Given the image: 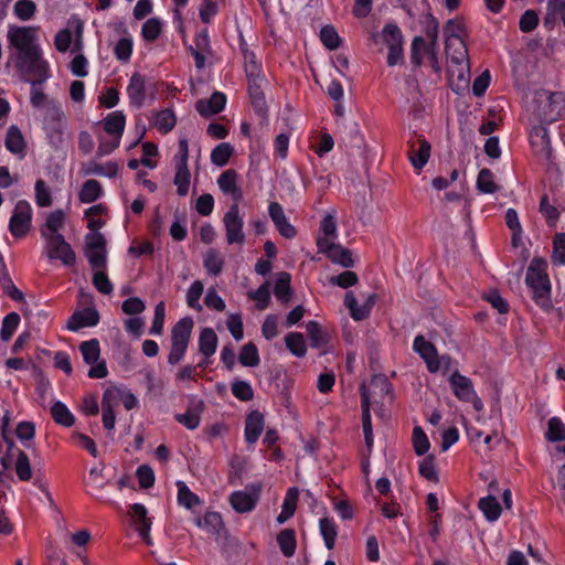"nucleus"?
Masks as SVG:
<instances>
[{"instance_id": "nucleus-59", "label": "nucleus", "mask_w": 565, "mask_h": 565, "mask_svg": "<svg viewBox=\"0 0 565 565\" xmlns=\"http://www.w3.org/2000/svg\"><path fill=\"white\" fill-rule=\"evenodd\" d=\"M19 322L20 316L17 312H10L4 317L1 327L2 341H8L12 337V334L14 333L15 329L19 326Z\"/></svg>"}, {"instance_id": "nucleus-57", "label": "nucleus", "mask_w": 565, "mask_h": 565, "mask_svg": "<svg viewBox=\"0 0 565 565\" xmlns=\"http://www.w3.org/2000/svg\"><path fill=\"white\" fill-rule=\"evenodd\" d=\"M248 296L256 300V307L258 310H265L270 301L269 282L265 281L257 290L249 292Z\"/></svg>"}, {"instance_id": "nucleus-54", "label": "nucleus", "mask_w": 565, "mask_h": 565, "mask_svg": "<svg viewBox=\"0 0 565 565\" xmlns=\"http://www.w3.org/2000/svg\"><path fill=\"white\" fill-rule=\"evenodd\" d=\"M551 258L554 265H565V233L555 234Z\"/></svg>"}, {"instance_id": "nucleus-16", "label": "nucleus", "mask_w": 565, "mask_h": 565, "mask_svg": "<svg viewBox=\"0 0 565 565\" xmlns=\"http://www.w3.org/2000/svg\"><path fill=\"white\" fill-rule=\"evenodd\" d=\"M195 523L199 527H204L210 532L216 542H222L227 539V531L225 530L221 514L217 512H206L204 518H198Z\"/></svg>"}, {"instance_id": "nucleus-7", "label": "nucleus", "mask_w": 565, "mask_h": 565, "mask_svg": "<svg viewBox=\"0 0 565 565\" xmlns=\"http://www.w3.org/2000/svg\"><path fill=\"white\" fill-rule=\"evenodd\" d=\"M36 32L38 28L35 26L10 25L7 38L10 46L15 51L13 55H20L29 50L38 49Z\"/></svg>"}, {"instance_id": "nucleus-31", "label": "nucleus", "mask_w": 565, "mask_h": 565, "mask_svg": "<svg viewBox=\"0 0 565 565\" xmlns=\"http://www.w3.org/2000/svg\"><path fill=\"white\" fill-rule=\"evenodd\" d=\"M217 335L212 328L202 329L199 335V351L210 359L216 351Z\"/></svg>"}, {"instance_id": "nucleus-30", "label": "nucleus", "mask_w": 565, "mask_h": 565, "mask_svg": "<svg viewBox=\"0 0 565 565\" xmlns=\"http://www.w3.org/2000/svg\"><path fill=\"white\" fill-rule=\"evenodd\" d=\"M6 147L7 149L20 156L21 158L25 154V141L22 136L21 130L17 126H11L6 136Z\"/></svg>"}, {"instance_id": "nucleus-6", "label": "nucleus", "mask_w": 565, "mask_h": 565, "mask_svg": "<svg viewBox=\"0 0 565 565\" xmlns=\"http://www.w3.org/2000/svg\"><path fill=\"white\" fill-rule=\"evenodd\" d=\"M42 236L45 238L46 255L50 259H60L66 266L75 263V253L62 234L42 231Z\"/></svg>"}, {"instance_id": "nucleus-8", "label": "nucleus", "mask_w": 565, "mask_h": 565, "mask_svg": "<svg viewBox=\"0 0 565 565\" xmlns=\"http://www.w3.org/2000/svg\"><path fill=\"white\" fill-rule=\"evenodd\" d=\"M392 384L388 379L383 374L374 375L366 386L364 383L361 384V397H362V412H364L365 403L367 411H370L371 404L383 403L384 398L390 394Z\"/></svg>"}, {"instance_id": "nucleus-13", "label": "nucleus", "mask_w": 565, "mask_h": 565, "mask_svg": "<svg viewBox=\"0 0 565 565\" xmlns=\"http://www.w3.org/2000/svg\"><path fill=\"white\" fill-rule=\"evenodd\" d=\"M317 245L319 250L324 253L332 263L339 264L345 268L353 267L354 260L350 249L340 244H335L327 237L319 238Z\"/></svg>"}, {"instance_id": "nucleus-19", "label": "nucleus", "mask_w": 565, "mask_h": 565, "mask_svg": "<svg viewBox=\"0 0 565 565\" xmlns=\"http://www.w3.org/2000/svg\"><path fill=\"white\" fill-rule=\"evenodd\" d=\"M99 322V313L95 308H85L75 311L67 320L66 328L70 331H78L85 327H94Z\"/></svg>"}, {"instance_id": "nucleus-22", "label": "nucleus", "mask_w": 565, "mask_h": 565, "mask_svg": "<svg viewBox=\"0 0 565 565\" xmlns=\"http://www.w3.org/2000/svg\"><path fill=\"white\" fill-rule=\"evenodd\" d=\"M449 382L454 394L460 401L469 402L476 394L472 381L457 371L451 374Z\"/></svg>"}, {"instance_id": "nucleus-20", "label": "nucleus", "mask_w": 565, "mask_h": 565, "mask_svg": "<svg viewBox=\"0 0 565 565\" xmlns=\"http://www.w3.org/2000/svg\"><path fill=\"white\" fill-rule=\"evenodd\" d=\"M268 213L280 235L285 238L296 236V228L287 221L282 206L278 202H271Z\"/></svg>"}, {"instance_id": "nucleus-48", "label": "nucleus", "mask_w": 565, "mask_h": 565, "mask_svg": "<svg viewBox=\"0 0 565 565\" xmlns=\"http://www.w3.org/2000/svg\"><path fill=\"white\" fill-rule=\"evenodd\" d=\"M233 152L234 148L228 142H222L212 150L211 161L217 167H223L227 164Z\"/></svg>"}, {"instance_id": "nucleus-40", "label": "nucleus", "mask_w": 565, "mask_h": 565, "mask_svg": "<svg viewBox=\"0 0 565 565\" xmlns=\"http://www.w3.org/2000/svg\"><path fill=\"white\" fill-rule=\"evenodd\" d=\"M79 351L83 355L84 361L87 364H95L98 362L100 356L99 342L96 339L84 341L79 344Z\"/></svg>"}, {"instance_id": "nucleus-60", "label": "nucleus", "mask_w": 565, "mask_h": 565, "mask_svg": "<svg viewBox=\"0 0 565 565\" xmlns=\"http://www.w3.org/2000/svg\"><path fill=\"white\" fill-rule=\"evenodd\" d=\"M418 470L420 476L427 479L428 481H438V475L435 468V457L433 455H428L420 461Z\"/></svg>"}, {"instance_id": "nucleus-63", "label": "nucleus", "mask_w": 565, "mask_h": 565, "mask_svg": "<svg viewBox=\"0 0 565 565\" xmlns=\"http://www.w3.org/2000/svg\"><path fill=\"white\" fill-rule=\"evenodd\" d=\"M65 222V214L63 210L58 209L51 212L46 218L45 232L46 233H58Z\"/></svg>"}, {"instance_id": "nucleus-64", "label": "nucleus", "mask_w": 565, "mask_h": 565, "mask_svg": "<svg viewBox=\"0 0 565 565\" xmlns=\"http://www.w3.org/2000/svg\"><path fill=\"white\" fill-rule=\"evenodd\" d=\"M161 33V22L157 18L147 20L141 30V34L146 41H154Z\"/></svg>"}, {"instance_id": "nucleus-55", "label": "nucleus", "mask_w": 565, "mask_h": 565, "mask_svg": "<svg viewBox=\"0 0 565 565\" xmlns=\"http://www.w3.org/2000/svg\"><path fill=\"white\" fill-rule=\"evenodd\" d=\"M546 438L553 443L565 440V425L558 417L548 420Z\"/></svg>"}, {"instance_id": "nucleus-26", "label": "nucleus", "mask_w": 565, "mask_h": 565, "mask_svg": "<svg viewBox=\"0 0 565 565\" xmlns=\"http://www.w3.org/2000/svg\"><path fill=\"white\" fill-rule=\"evenodd\" d=\"M263 79L248 81V93L250 97L252 105L255 108V111L262 117H267V106L265 102V95L263 92Z\"/></svg>"}, {"instance_id": "nucleus-36", "label": "nucleus", "mask_w": 565, "mask_h": 565, "mask_svg": "<svg viewBox=\"0 0 565 565\" xmlns=\"http://www.w3.org/2000/svg\"><path fill=\"white\" fill-rule=\"evenodd\" d=\"M479 509L489 521H495L501 514V505L494 495H488L479 500Z\"/></svg>"}, {"instance_id": "nucleus-61", "label": "nucleus", "mask_w": 565, "mask_h": 565, "mask_svg": "<svg viewBox=\"0 0 565 565\" xmlns=\"http://www.w3.org/2000/svg\"><path fill=\"white\" fill-rule=\"evenodd\" d=\"M36 11L32 0H18L14 4V14L22 21L30 20Z\"/></svg>"}, {"instance_id": "nucleus-34", "label": "nucleus", "mask_w": 565, "mask_h": 565, "mask_svg": "<svg viewBox=\"0 0 565 565\" xmlns=\"http://www.w3.org/2000/svg\"><path fill=\"white\" fill-rule=\"evenodd\" d=\"M307 335L311 348H321L329 341V335L317 321H309L306 326Z\"/></svg>"}, {"instance_id": "nucleus-44", "label": "nucleus", "mask_w": 565, "mask_h": 565, "mask_svg": "<svg viewBox=\"0 0 565 565\" xmlns=\"http://www.w3.org/2000/svg\"><path fill=\"white\" fill-rule=\"evenodd\" d=\"M477 189L486 194H492L498 191L499 186L495 184L490 169L483 168L480 170L477 178Z\"/></svg>"}, {"instance_id": "nucleus-51", "label": "nucleus", "mask_w": 565, "mask_h": 565, "mask_svg": "<svg viewBox=\"0 0 565 565\" xmlns=\"http://www.w3.org/2000/svg\"><path fill=\"white\" fill-rule=\"evenodd\" d=\"M320 40L329 50H337L342 43L341 38L332 25H324L321 28Z\"/></svg>"}, {"instance_id": "nucleus-27", "label": "nucleus", "mask_w": 565, "mask_h": 565, "mask_svg": "<svg viewBox=\"0 0 565 565\" xmlns=\"http://www.w3.org/2000/svg\"><path fill=\"white\" fill-rule=\"evenodd\" d=\"M81 173L87 175H103L107 178H114L118 173V166L116 162H107L105 166L99 164L95 161H88L82 164Z\"/></svg>"}, {"instance_id": "nucleus-52", "label": "nucleus", "mask_w": 565, "mask_h": 565, "mask_svg": "<svg viewBox=\"0 0 565 565\" xmlns=\"http://www.w3.org/2000/svg\"><path fill=\"white\" fill-rule=\"evenodd\" d=\"M412 441L414 451L417 456H423L429 450L430 443L425 431L419 426H416L413 429Z\"/></svg>"}, {"instance_id": "nucleus-15", "label": "nucleus", "mask_w": 565, "mask_h": 565, "mask_svg": "<svg viewBox=\"0 0 565 565\" xmlns=\"http://www.w3.org/2000/svg\"><path fill=\"white\" fill-rule=\"evenodd\" d=\"M414 351L420 355L426 362L427 369L431 373H436L440 369L437 350L433 343L427 341L423 335H417L413 344Z\"/></svg>"}, {"instance_id": "nucleus-49", "label": "nucleus", "mask_w": 565, "mask_h": 565, "mask_svg": "<svg viewBox=\"0 0 565 565\" xmlns=\"http://www.w3.org/2000/svg\"><path fill=\"white\" fill-rule=\"evenodd\" d=\"M224 266V259L213 248L209 249L204 257V267L206 271L213 276L221 274Z\"/></svg>"}, {"instance_id": "nucleus-11", "label": "nucleus", "mask_w": 565, "mask_h": 565, "mask_svg": "<svg viewBox=\"0 0 565 565\" xmlns=\"http://www.w3.org/2000/svg\"><path fill=\"white\" fill-rule=\"evenodd\" d=\"M223 223L226 231V242L232 244H244L245 234L243 232V218L239 216V207L234 203L223 217Z\"/></svg>"}, {"instance_id": "nucleus-3", "label": "nucleus", "mask_w": 565, "mask_h": 565, "mask_svg": "<svg viewBox=\"0 0 565 565\" xmlns=\"http://www.w3.org/2000/svg\"><path fill=\"white\" fill-rule=\"evenodd\" d=\"M11 60L20 75L32 85L43 84L50 77L49 64L43 58L40 46L20 55H12Z\"/></svg>"}, {"instance_id": "nucleus-56", "label": "nucleus", "mask_w": 565, "mask_h": 565, "mask_svg": "<svg viewBox=\"0 0 565 565\" xmlns=\"http://www.w3.org/2000/svg\"><path fill=\"white\" fill-rule=\"evenodd\" d=\"M540 212L545 217L548 226L555 227L558 220V210L552 205L547 195H543L540 202Z\"/></svg>"}, {"instance_id": "nucleus-10", "label": "nucleus", "mask_w": 565, "mask_h": 565, "mask_svg": "<svg viewBox=\"0 0 565 565\" xmlns=\"http://www.w3.org/2000/svg\"><path fill=\"white\" fill-rule=\"evenodd\" d=\"M446 53L450 62L457 67V76L466 81L465 72L469 70L468 49L462 38L446 39Z\"/></svg>"}, {"instance_id": "nucleus-2", "label": "nucleus", "mask_w": 565, "mask_h": 565, "mask_svg": "<svg viewBox=\"0 0 565 565\" xmlns=\"http://www.w3.org/2000/svg\"><path fill=\"white\" fill-rule=\"evenodd\" d=\"M547 263L544 258L535 257L531 260L525 276V282L533 292V299L545 310L552 308L551 281L546 273Z\"/></svg>"}, {"instance_id": "nucleus-47", "label": "nucleus", "mask_w": 565, "mask_h": 565, "mask_svg": "<svg viewBox=\"0 0 565 565\" xmlns=\"http://www.w3.org/2000/svg\"><path fill=\"white\" fill-rule=\"evenodd\" d=\"M64 113L54 103H49L45 108L44 125L45 129L51 127L64 126Z\"/></svg>"}, {"instance_id": "nucleus-21", "label": "nucleus", "mask_w": 565, "mask_h": 565, "mask_svg": "<svg viewBox=\"0 0 565 565\" xmlns=\"http://www.w3.org/2000/svg\"><path fill=\"white\" fill-rule=\"evenodd\" d=\"M226 104V96L221 92H214L210 99H199L195 109L202 117H211L222 111Z\"/></svg>"}, {"instance_id": "nucleus-37", "label": "nucleus", "mask_w": 565, "mask_h": 565, "mask_svg": "<svg viewBox=\"0 0 565 565\" xmlns=\"http://www.w3.org/2000/svg\"><path fill=\"white\" fill-rule=\"evenodd\" d=\"M203 407V401H199L196 409L189 408L184 414H177L175 420L188 429L193 430L200 425V412Z\"/></svg>"}, {"instance_id": "nucleus-43", "label": "nucleus", "mask_w": 565, "mask_h": 565, "mask_svg": "<svg viewBox=\"0 0 565 565\" xmlns=\"http://www.w3.org/2000/svg\"><path fill=\"white\" fill-rule=\"evenodd\" d=\"M109 392L106 391L102 398V420L103 426L106 430L110 431L115 428L116 416L113 408V404L109 397Z\"/></svg>"}, {"instance_id": "nucleus-4", "label": "nucleus", "mask_w": 565, "mask_h": 565, "mask_svg": "<svg viewBox=\"0 0 565 565\" xmlns=\"http://www.w3.org/2000/svg\"><path fill=\"white\" fill-rule=\"evenodd\" d=\"M193 326V319L185 317L172 327L171 350L168 355V363L170 365H175L183 359L188 350Z\"/></svg>"}, {"instance_id": "nucleus-53", "label": "nucleus", "mask_w": 565, "mask_h": 565, "mask_svg": "<svg viewBox=\"0 0 565 565\" xmlns=\"http://www.w3.org/2000/svg\"><path fill=\"white\" fill-rule=\"evenodd\" d=\"M15 472L21 481H29L32 477L31 465L28 455L19 450L15 461Z\"/></svg>"}, {"instance_id": "nucleus-58", "label": "nucleus", "mask_w": 565, "mask_h": 565, "mask_svg": "<svg viewBox=\"0 0 565 565\" xmlns=\"http://www.w3.org/2000/svg\"><path fill=\"white\" fill-rule=\"evenodd\" d=\"M177 119L171 109H163L157 114L156 125L162 132L167 134L173 129Z\"/></svg>"}, {"instance_id": "nucleus-5", "label": "nucleus", "mask_w": 565, "mask_h": 565, "mask_svg": "<svg viewBox=\"0 0 565 565\" xmlns=\"http://www.w3.org/2000/svg\"><path fill=\"white\" fill-rule=\"evenodd\" d=\"M382 41L388 49L387 65L395 66L404 63V38L401 29L395 23L384 25L381 33Z\"/></svg>"}, {"instance_id": "nucleus-24", "label": "nucleus", "mask_w": 565, "mask_h": 565, "mask_svg": "<svg viewBox=\"0 0 565 565\" xmlns=\"http://www.w3.org/2000/svg\"><path fill=\"white\" fill-rule=\"evenodd\" d=\"M237 179L238 174L234 169L225 170L217 179V184L221 191L225 194L232 195L236 203L243 198L242 190L237 184Z\"/></svg>"}, {"instance_id": "nucleus-1", "label": "nucleus", "mask_w": 565, "mask_h": 565, "mask_svg": "<svg viewBox=\"0 0 565 565\" xmlns=\"http://www.w3.org/2000/svg\"><path fill=\"white\" fill-rule=\"evenodd\" d=\"M529 109L542 122H554L565 116V94L536 89L533 94Z\"/></svg>"}, {"instance_id": "nucleus-28", "label": "nucleus", "mask_w": 565, "mask_h": 565, "mask_svg": "<svg viewBox=\"0 0 565 565\" xmlns=\"http://www.w3.org/2000/svg\"><path fill=\"white\" fill-rule=\"evenodd\" d=\"M241 47L244 56V66L247 81L263 79L264 75L262 72V65L257 61L255 53L246 47V43H242Z\"/></svg>"}, {"instance_id": "nucleus-41", "label": "nucleus", "mask_w": 565, "mask_h": 565, "mask_svg": "<svg viewBox=\"0 0 565 565\" xmlns=\"http://www.w3.org/2000/svg\"><path fill=\"white\" fill-rule=\"evenodd\" d=\"M287 349L296 356L303 358L307 352L305 338L299 332H290L285 337Z\"/></svg>"}, {"instance_id": "nucleus-39", "label": "nucleus", "mask_w": 565, "mask_h": 565, "mask_svg": "<svg viewBox=\"0 0 565 565\" xmlns=\"http://www.w3.org/2000/svg\"><path fill=\"white\" fill-rule=\"evenodd\" d=\"M178 503L186 509H192L201 503L200 498L193 493L184 481H177Z\"/></svg>"}, {"instance_id": "nucleus-23", "label": "nucleus", "mask_w": 565, "mask_h": 565, "mask_svg": "<svg viewBox=\"0 0 565 565\" xmlns=\"http://www.w3.org/2000/svg\"><path fill=\"white\" fill-rule=\"evenodd\" d=\"M127 94L131 105L141 108L146 99V79L140 73H134L127 87Z\"/></svg>"}, {"instance_id": "nucleus-18", "label": "nucleus", "mask_w": 565, "mask_h": 565, "mask_svg": "<svg viewBox=\"0 0 565 565\" xmlns=\"http://www.w3.org/2000/svg\"><path fill=\"white\" fill-rule=\"evenodd\" d=\"M408 143V157L413 167L417 170L423 169L430 158V143L422 136L416 141H409Z\"/></svg>"}, {"instance_id": "nucleus-14", "label": "nucleus", "mask_w": 565, "mask_h": 565, "mask_svg": "<svg viewBox=\"0 0 565 565\" xmlns=\"http://www.w3.org/2000/svg\"><path fill=\"white\" fill-rule=\"evenodd\" d=\"M250 492L235 491L230 497L232 508L238 513L252 511L258 499L262 486L259 483L252 484L247 488Z\"/></svg>"}, {"instance_id": "nucleus-62", "label": "nucleus", "mask_w": 565, "mask_h": 565, "mask_svg": "<svg viewBox=\"0 0 565 565\" xmlns=\"http://www.w3.org/2000/svg\"><path fill=\"white\" fill-rule=\"evenodd\" d=\"M232 393L237 399L243 402L252 401L254 397V391L246 381H235L232 384Z\"/></svg>"}, {"instance_id": "nucleus-17", "label": "nucleus", "mask_w": 565, "mask_h": 565, "mask_svg": "<svg viewBox=\"0 0 565 565\" xmlns=\"http://www.w3.org/2000/svg\"><path fill=\"white\" fill-rule=\"evenodd\" d=\"M530 142L534 151L552 163V148L547 129L544 126H535L530 132Z\"/></svg>"}, {"instance_id": "nucleus-9", "label": "nucleus", "mask_w": 565, "mask_h": 565, "mask_svg": "<svg viewBox=\"0 0 565 565\" xmlns=\"http://www.w3.org/2000/svg\"><path fill=\"white\" fill-rule=\"evenodd\" d=\"M189 145L185 138L179 140V152L175 156L177 172L174 175V184L177 185V193L180 196H185L190 186V171L188 169Z\"/></svg>"}, {"instance_id": "nucleus-45", "label": "nucleus", "mask_w": 565, "mask_h": 565, "mask_svg": "<svg viewBox=\"0 0 565 565\" xmlns=\"http://www.w3.org/2000/svg\"><path fill=\"white\" fill-rule=\"evenodd\" d=\"M344 303L350 310L351 317L354 320H363L370 313L371 306L363 305L361 307L358 306V301L352 291H348L344 297Z\"/></svg>"}, {"instance_id": "nucleus-12", "label": "nucleus", "mask_w": 565, "mask_h": 565, "mask_svg": "<svg viewBox=\"0 0 565 565\" xmlns=\"http://www.w3.org/2000/svg\"><path fill=\"white\" fill-rule=\"evenodd\" d=\"M31 218L32 210L30 204L24 200L19 201L10 218V233L18 238L25 236L31 226Z\"/></svg>"}, {"instance_id": "nucleus-42", "label": "nucleus", "mask_w": 565, "mask_h": 565, "mask_svg": "<svg viewBox=\"0 0 565 565\" xmlns=\"http://www.w3.org/2000/svg\"><path fill=\"white\" fill-rule=\"evenodd\" d=\"M319 527L327 548L332 550L338 535L335 523L329 518H322L319 522Z\"/></svg>"}, {"instance_id": "nucleus-25", "label": "nucleus", "mask_w": 565, "mask_h": 565, "mask_svg": "<svg viewBox=\"0 0 565 565\" xmlns=\"http://www.w3.org/2000/svg\"><path fill=\"white\" fill-rule=\"evenodd\" d=\"M264 430V415L259 411H252L245 419V439L255 444Z\"/></svg>"}, {"instance_id": "nucleus-35", "label": "nucleus", "mask_w": 565, "mask_h": 565, "mask_svg": "<svg viewBox=\"0 0 565 565\" xmlns=\"http://www.w3.org/2000/svg\"><path fill=\"white\" fill-rule=\"evenodd\" d=\"M103 193L100 183L97 180L89 179L82 185L78 199L82 203L95 202Z\"/></svg>"}, {"instance_id": "nucleus-46", "label": "nucleus", "mask_w": 565, "mask_h": 565, "mask_svg": "<svg viewBox=\"0 0 565 565\" xmlns=\"http://www.w3.org/2000/svg\"><path fill=\"white\" fill-rule=\"evenodd\" d=\"M239 363L244 366L254 367L259 364L257 347L253 342L244 344L238 355Z\"/></svg>"}, {"instance_id": "nucleus-33", "label": "nucleus", "mask_w": 565, "mask_h": 565, "mask_svg": "<svg viewBox=\"0 0 565 565\" xmlns=\"http://www.w3.org/2000/svg\"><path fill=\"white\" fill-rule=\"evenodd\" d=\"M277 543L281 553L286 557H290L295 554L297 541L296 533L292 529H284L277 535Z\"/></svg>"}, {"instance_id": "nucleus-29", "label": "nucleus", "mask_w": 565, "mask_h": 565, "mask_svg": "<svg viewBox=\"0 0 565 565\" xmlns=\"http://www.w3.org/2000/svg\"><path fill=\"white\" fill-rule=\"evenodd\" d=\"M291 276L287 271L277 274L276 282L274 286V295L282 305H288L291 298L290 287Z\"/></svg>"}, {"instance_id": "nucleus-50", "label": "nucleus", "mask_w": 565, "mask_h": 565, "mask_svg": "<svg viewBox=\"0 0 565 565\" xmlns=\"http://www.w3.org/2000/svg\"><path fill=\"white\" fill-rule=\"evenodd\" d=\"M131 518L137 529H151V519L148 516L146 507L141 503L131 505Z\"/></svg>"}, {"instance_id": "nucleus-32", "label": "nucleus", "mask_w": 565, "mask_h": 565, "mask_svg": "<svg viewBox=\"0 0 565 565\" xmlns=\"http://www.w3.org/2000/svg\"><path fill=\"white\" fill-rule=\"evenodd\" d=\"M126 125V117L121 111H114L104 119V129L115 137H121Z\"/></svg>"}, {"instance_id": "nucleus-38", "label": "nucleus", "mask_w": 565, "mask_h": 565, "mask_svg": "<svg viewBox=\"0 0 565 565\" xmlns=\"http://www.w3.org/2000/svg\"><path fill=\"white\" fill-rule=\"evenodd\" d=\"M51 415L55 423L71 427L74 425L75 418L73 414L68 411L66 405L62 402H55L51 407Z\"/></svg>"}]
</instances>
